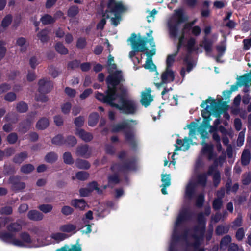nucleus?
<instances>
[{"mask_svg":"<svg viewBox=\"0 0 251 251\" xmlns=\"http://www.w3.org/2000/svg\"><path fill=\"white\" fill-rule=\"evenodd\" d=\"M188 212L187 208L185 207H183L179 212L175 223V229L172 235V241L169 247V251H176L175 244L181 238L186 240L191 238L194 241L193 246L195 249L194 251H204L202 248H198V246L202 240L204 231L205 220L202 213L199 214L198 216V220L201 227L195 229L194 234L190 236L189 232H187L183 237H180L178 234V228L181 224L186 220Z\"/></svg>","mask_w":251,"mask_h":251,"instance_id":"f257e3e1","label":"nucleus"},{"mask_svg":"<svg viewBox=\"0 0 251 251\" xmlns=\"http://www.w3.org/2000/svg\"><path fill=\"white\" fill-rule=\"evenodd\" d=\"M124 81L125 79L121 71H116L110 74L105 79L107 90L104 93L97 92L96 93V98L99 101L104 103L113 98H117L120 94L117 93V89L120 91V88L121 85H124L122 83Z\"/></svg>","mask_w":251,"mask_h":251,"instance_id":"f03ea898","label":"nucleus"},{"mask_svg":"<svg viewBox=\"0 0 251 251\" xmlns=\"http://www.w3.org/2000/svg\"><path fill=\"white\" fill-rule=\"evenodd\" d=\"M120 93L117 98H113L103 103L115 108L125 114H134L137 110L135 101L126 98L127 90L124 85H121L120 88Z\"/></svg>","mask_w":251,"mask_h":251,"instance_id":"7ed1b4c3","label":"nucleus"},{"mask_svg":"<svg viewBox=\"0 0 251 251\" xmlns=\"http://www.w3.org/2000/svg\"><path fill=\"white\" fill-rule=\"evenodd\" d=\"M152 32L151 31L147 33V37H141L139 35L137 39H136L137 35L135 33L131 34L128 41H130L133 50L130 51L129 56L133 61L136 59L138 63H140V59L136 56V53L137 52H144L147 49V44L149 42L151 44L153 40V38L151 36Z\"/></svg>","mask_w":251,"mask_h":251,"instance_id":"20e7f679","label":"nucleus"},{"mask_svg":"<svg viewBox=\"0 0 251 251\" xmlns=\"http://www.w3.org/2000/svg\"><path fill=\"white\" fill-rule=\"evenodd\" d=\"M121 131L124 132L126 141L133 149L136 150L137 148V143L133 127L127 122L124 121L114 125L112 129L113 133Z\"/></svg>","mask_w":251,"mask_h":251,"instance_id":"39448f33","label":"nucleus"},{"mask_svg":"<svg viewBox=\"0 0 251 251\" xmlns=\"http://www.w3.org/2000/svg\"><path fill=\"white\" fill-rule=\"evenodd\" d=\"M207 179V175L206 173L199 174L196 180L192 178L186 188L185 198L191 199L194 195L195 190L197 185H200L202 187H205L206 184Z\"/></svg>","mask_w":251,"mask_h":251,"instance_id":"423d86ee","label":"nucleus"},{"mask_svg":"<svg viewBox=\"0 0 251 251\" xmlns=\"http://www.w3.org/2000/svg\"><path fill=\"white\" fill-rule=\"evenodd\" d=\"M174 15L168 21V26L170 35L174 37H176L178 34V25L187 20V18L183 16L182 9L175 11Z\"/></svg>","mask_w":251,"mask_h":251,"instance_id":"0eeeda50","label":"nucleus"},{"mask_svg":"<svg viewBox=\"0 0 251 251\" xmlns=\"http://www.w3.org/2000/svg\"><path fill=\"white\" fill-rule=\"evenodd\" d=\"M107 9L105 12L102 13V16L109 19L110 16L109 13H114V14H120L126 10V8L122 2H117L115 0H109L107 5Z\"/></svg>","mask_w":251,"mask_h":251,"instance_id":"6e6552de","label":"nucleus"},{"mask_svg":"<svg viewBox=\"0 0 251 251\" xmlns=\"http://www.w3.org/2000/svg\"><path fill=\"white\" fill-rule=\"evenodd\" d=\"M36 115V112H32L31 114L28 115L26 119L21 122L19 125V132L22 134L26 133L33 122Z\"/></svg>","mask_w":251,"mask_h":251,"instance_id":"1a4fd4ad","label":"nucleus"},{"mask_svg":"<svg viewBox=\"0 0 251 251\" xmlns=\"http://www.w3.org/2000/svg\"><path fill=\"white\" fill-rule=\"evenodd\" d=\"M21 177L20 176H11L9 179L8 183L11 185V189L14 191H21L25 188V184L21 182Z\"/></svg>","mask_w":251,"mask_h":251,"instance_id":"9d476101","label":"nucleus"},{"mask_svg":"<svg viewBox=\"0 0 251 251\" xmlns=\"http://www.w3.org/2000/svg\"><path fill=\"white\" fill-rule=\"evenodd\" d=\"M0 239L6 243L12 244L17 246L24 247L23 242L19 239H15L14 235L11 233L1 232L0 234Z\"/></svg>","mask_w":251,"mask_h":251,"instance_id":"9b49d317","label":"nucleus"},{"mask_svg":"<svg viewBox=\"0 0 251 251\" xmlns=\"http://www.w3.org/2000/svg\"><path fill=\"white\" fill-rule=\"evenodd\" d=\"M38 91L41 94H47L53 88V83L49 80L47 78L40 79L38 82Z\"/></svg>","mask_w":251,"mask_h":251,"instance_id":"f8f14e48","label":"nucleus"},{"mask_svg":"<svg viewBox=\"0 0 251 251\" xmlns=\"http://www.w3.org/2000/svg\"><path fill=\"white\" fill-rule=\"evenodd\" d=\"M151 90L150 88L146 89V90L141 93V98L140 102L145 107L150 105V103L153 100V97L151 95Z\"/></svg>","mask_w":251,"mask_h":251,"instance_id":"ddd939ff","label":"nucleus"},{"mask_svg":"<svg viewBox=\"0 0 251 251\" xmlns=\"http://www.w3.org/2000/svg\"><path fill=\"white\" fill-rule=\"evenodd\" d=\"M202 148L201 150V153L203 155L206 156L209 160L213 159L216 156L214 152V146L212 144H207L204 142L201 143Z\"/></svg>","mask_w":251,"mask_h":251,"instance_id":"4468645a","label":"nucleus"},{"mask_svg":"<svg viewBox=\"0 0 251 251\" xmlns=\"http://www.w3.org/2000/svg\"><path fill=\"white\" fill-rule=\"evenodd\" d=\"M91 151L87 144L78 146L76 150V154L85 158H89L91 155Z\"/></svg>","mask_w":251,"mask_h":251,"instance_id":"2eb2a0df","label":"nucleus"},{"mask_svg":"<svg viewBox=\"0 0 251 251\" xmlns=\"http://www.w3.org/2000/svg\"><path fill=\"white\" fill-rule=\"evenodd\" d=\"M196 21H197V19H195L192 22H191L190 23L186 24L184 25V26L181 31V35L179 39V43H178V47H177V50H178L179 48L180 47V46L183 43L185 34H187L189 32V31H190L192 25L195 24V23L196 22Z\"/></svg>","mask_w":251,"mask_h":251,"instance_id":"dca6fc26","label":"nucleus"},{"mask_svg":"<svg viewBox=\"0 0 251 251\" xmlns=\"http://www.w3.org/2000/svg\"><path fill=\"white\" fill-rule=\"evenodd\" d=\"M71 205L76 209L80 211L85 209L86 207H89L87 203L83 199H74L71 200Z\"/></svg>","mask_w":251,"mask_h":251,"instance_id":"f3484780","label":"nucleus"},{"mask_svg":"<svg viewBox=\"0 0 251 251\" xmlns=\"http://www.w3.org/2000/svg\"><path fill=\"white\" fill-rule=\"evenodd\" d=\"M75 134L79 136L82 140L86 142L91 141L93 138L92 133L87 132L84 129L81 128L76 129Z\"/></svg>","mask_w":251,"mask_h":251,"instance_id":"a211bd4d","label":"nucleus"},{"mask_svg":"<svg viewBox=\"0 0 251 251\" xmlns=\"http://www.w3.org/2000/svg\"><path fill=\"white\" fill-rule=\"evenodd\" d=\"M174 72L170 68H166L161 75V79L163 83L172 82L174 80Z\"/></svg>","mask_w":251,"mask_h":251,"instance_id":"6ab92c4d","label":"nucleus"},{"mask_svg":"<svg viewBox=\"0 0 251 251\" xmlns=\"http://www.w3.org/2000/svg\"><path fill=\"white\" fill-rule=\"evenodd\" d=\"M176 143L177 145L176 146L175 151L180 150L185 151L188 150L190 147L189 140L187 138H184L183 140L178 139Z\"/></svg>","mask_w":251,"mask_h":251,"instance_id":"aec40b11","label":"nucleus"},{"mask_svg":"<svg viewBox=\"0 0 251 251\" xmlns=\"http://www.w3.org/2000/svg\"><path fill=\"white\" fill-rule=\"evenodd\" d=\"M27 217L30 220L39 221L43 219L44 215L36 210H31L27 213Z\"/></svg>","mask_w":251,"mask_h":251,"instance_id":"412c9836","label":"nucleus"},{"mask_svg":"<svg viewBox=\"0 0 251 251\" xmlns=\"http://www.w3.org/2000/svg\"><path fill=\"white\" fill-rule=\"evenodd\" d=\"M123 167L124 171L135 170L136 169L135 160L134 158L127 159L123 163Z\"/></svg>","mask_w":251,"mask_h":251,"instance_id":"4be33fe9","label":"nucleus"},{"mask_svg":"<svg viewBox=\"0 0 251 251\" xmlns=\"http://www.w3.org/2000/svg\"><path fill=\"white\" fill-rule=\"evenodd\" d=\"M75 165L77 168L83 170H88L91 167L90 163L88 161L80 158L75 160Z\"/></svg>","mask_w":251,"mask_h":251,"instance_id":"5701e85b","label":"nucleus"},{"mask_svg":"<svg viewBox=\"0 0 251 251\" xmlns=\"http://www.w3.org/2000/svg\"><path fill=\"white\" fill-rule=\"evenodd\" d=\"M209 107L208 106H207L205 109L202 110L201 115L202 117L203 118V121L202 122V124L205 126H208L209 125V122L211 120L210 118L211 113L209 111Z\"/></svg>","mask_w":251,"mask_h":251,"instance_id":"b1692460","label":"nucleus"},{"mask_svg":"<svg viewBox=\"0 0 251 251\" xmlns=\"http://www.w3.org/2000/svg\"><path fill=\"white\" fill-rule=\"evenodd\" d=\"M27 158L28 153L26 151L21 152L14 156L13 158V162L16 164H20Z\"/></svg>","mask_w":251,"mask_h":251,"instance_id":"393cba45","label":"nucleus"},{"mask_svg":"<svg viewBox=\"0 0 251 251\" xmlns=\"http://www.w3.org/2000/svg\"><path fill=\"white\" fill-rule=\"evenodd\" d=\"M49 31L48 29L45 28L39 32L37 36L42 43H47L49 40Z\"/></svg>","mask_w":251,"mask_h":251,"instance_id":"a878e982","label":"nucleus"},{"mask_svg":"<svg viewBox=\"0 0 251 251\" xmlns=\"http://www.w3.org/2000/svg\"><path fill=\"white\" fill-rule=\"evenodd\" d=\"M109 186L111 185H116L120 182V178L118 173H115L111 175H109L107 177Z\"/></svg>","mask_w":251,"mask_h":251,"instance_id":"bb28decb","label":"nucleus"},{"mask_svg":"<svg viewBox=\"0 0 251 251\" xmlns=\"http://www.w3.org/2000/svg\"><path fill=\"white\" fill-rule=\"evenodd\" d=\"M100 116L98 113L93 112L90 114L88 124L90 126L93 127L95 126L98 122Z\"/></svg>","mask_w":251,"mask_h":251,"instance_id":"cd10ccee","label":"nucleus"},{"mask_svg":"<svg viewBox=\"0 0 251 251\" xmlns=\"http://www.w3.org/2000/svg\"><path fill=\"white\" fill-rule=\"evenodd\" d=\"M251 160V153L248 149H244L241 155V163L246 166L249 164Z\"/></svg>","mask_w":251,"mask_h":251,"instance_id":"c85d7f7f","label":"nucleus"},{"mask_svg":"<svg viewBox=\"0 0 251 251\" xmlns=\"http://www.w3.org/2000/svg\"><path fill=\"white\" fill-rule=\"evenodd\" d=\"M49 125V121L48 118L43 117L41 118L36 124V128L39 130H44Z\"/></svg>","mask_w":251,"mask_h":251,"instance_id":"c756f323","label":"nucleus"},{"mask_svg":"<svg viewBox=\"0 0 251 251\" xmlns=\"http://www.w3.org/2000/svg\"><path fill=\"white\" fill-rule=\"evenodd\" d=\"M79 9L78 6L74 5L70 6L67 10V16L71 18H75L78 14Z\"/></svg>","mask_w":251,"mask_h":251,"instance_id":"7c9ffc66","label":"nucleus"},{"mask_svg":"<svg viewBox=\"0 0 251 251\" xmlns=\"http://www.w3.org/2000/svg\"><path fill=\"white\" fill-rule=\"evenodd\" d=\"M40 21L44 25H48L53 24L55 22V20L51 15L45 14L40 19Z\"/></svg>","mask_w":251,"mask_h":251,"instance_id":"2f4dec72","label":"nucleus"},{"mask_svg":"<svg viewBox=\"0 0 251 251\" xmlns=\"http://www.w3.org/2000/svg\"><path fill=\"white\" fill-rule=\"evenodd\" d=\"M19 237L23 243L30 244L32 243V240L29 234L26 232H23L20 234ZM24 245V244H23Z\"/></svg>","mask_w":251,"mask_h":251,"instance_id":"473e14b6","label":"nucleus"},{"mask_svg":"<svg viewBox=\"0 0 251 251\" xmlns=\"http://www.w3.org/2000/svg\"><path fill=\"white\" fill-rule=\"evenodd\" d=\"M77 143V140L75 137L74 136L69 135L68 136L64 141V145H65L68 147H74Z\"/></svg>","mask_w":251,"mask_h":251,"instance_id":"72a5a7b5","label":"nucleus"},{"mask_svg":"<svg viewBox=\"0 0 251 251\" xmlns=\"http://www.w3.org/2000/svg\"><path fill=\"white\" fill-rule=\"evenodd\" d=\"M55 49L57 52L61 54L65 55L68 53V50L63 44L58 42L55 45Z\"/></svg>","mask_w":251,"mask_h":251,"instance_id":"f704fd0d","label":"nucleus"},{"mask_svg":"<svg viewBox=\"0 0 251 251\" xmlns=\"http://www.w3.org/2000/svg\"><path fill=\"white\" fill-rule=\"evenodd\" d=\"M195 43H196V40L193 38H191L188 41L186 46H187V50L189 52L198 51L199 48H198V47H196L195 46Z\"/></svg>","mask_w":251,"mask_h":251,"instance_id":"c9c22d12","label":"nucleus"},{"mask_svg":"<svg viewBox=\"0 0 251 251\" xmlns=\"http://www.w3.org/2000/svg\"><path fill=\"white\" fill-rule=\"evenodd\" d=\"M58 159V156L57 154L54 152H50L48 153L45 157V161L49 163H53L55 162Z\"/></svg>","mask_w":251,"mask_h":251,"instance_id":"e433bc0d","label":"nucleus"},{"mask_svg":"<svg viewBox=\"0 0 251 251\" xmlns=\"http://www.w3.org/2000/svg\"><path fill=\"white\" fill-rule=\"evenodd\" d=\"M28 109V105L24 101H22L17 104L16 110L19 113H25Z\"/></svg>","mask_w":251,"mask_h":251,"instance_id":"4c0bfd02","label":"nucleus"},{"mask_svg":"<svg viewBox=\"0 0 251 251\" xmlns=\"http://www.w3.org/2000/svg\"><path fill=\"white\" fill-rule=\"evenodd\" d=\"M231 241V237L229 235H226L223 237L221 241L220 249L225 250L226 249L228 245Z\"/></svg>","mask_w":251,"mask_h":251,"instance_id":"58836bf2","label":"nucleus"},{"mask_svg":"<svg viewBox=\"0 0 251 251\" xmlns=\"http://www.w3.org/2000/svg\"><path fill=\"white\" fill-rule=\"evenodd\" d=\"M4 119L6 122L13 124L16 123L18 120L17 114L14 113H8L5 116Z\"/></svg>","mask_w":251,"mask_h":251,"instance_id":"ea45409f","label":"nucleus"},{"mask_svg":"<svg viewBox=\"0 0 251 251\" xmlns=\"http://www.w3.org/2000/svg\"><path fill=\"white\" fill-rule=\"evenodd\" d=\"M12 16L11 14L6 15L1 21V26L4 28H7L12 21Z\"/></svg>","mask_w":251,"mask_h":251,"instance_id":"a19ab883","label":"nucleus"},{"mask_svg":"<svg viewBox=\"0 0 251 251\" xmlns=\"http://www.w3.org/2000/svg\"><path fill=\"white\" fill-rule=\"evenodd\" d=\"M64 138L61 134H58L51 140V143L56 145L61 146L64 145Z\"/></svg>","mask_w":251,"mask_h":251,"instance_id":"79ce46f5","label":"nucleus"},{"mask_svg":"<svg viewBox=\"0 0 251 251\" xmlns=\"http://www.w3.org/2000/svg\"><path fill=\"white\" fill-rule=\"evenodd\" d=\"M34 169V167L32 164H27L23 165L20 168V171L24 174H29L32 172Z\"/></svg>","mask_w":251,"mask_h":251,"instance_id":"37998d69","label":"nucleus"},{"mask_svg":"<svg viewBox=\"0 0 251 251\" xmlns=\"http://www.w3.org/2000/svg\"><path fill=\"white\" fill-rule=\"evenodd\" d=\"M203 44V48L205 49L207 55H209L212 51L213 43L207 41L206 38H204Z\"/></svg>","mask_w":251,"mask_h":251,"instance_id":"c03bdc74","label":"nucleus"},{"mask_svg":"<svg viewBox=\"0 0 251 251\" xmlns=\"http://www.w3.org/2000/svg\"><path fill=\"white\" fill-rule=\"evenodd\" d=\"M76 229V226L71 224H66L62 226L60 230L65 232H71Z\"/></svg>","mask_w":251,"mask_h":251,"instance_id":"a18cd8bd","label":"nucleus"},{"mask_svg":"<svg viewBox=\"0 0 251 251\" xmlns=\"http://www.w3.org/2000/svg\"><path fill=\"white\" fill-rule=\"evenodd\" d=\"M64 162L66 164L71 165L74 163V160L70 152H65L63 154Z\"/></svg>","mask_w":251,"mask_h":251,"instance_id":"49530a36","label":"nucleus"},{"mask_svg":"<svg viewBox=\"0 0 251 251\" xmlns=\"http://www.w3.org/2000/svg\"><path fill=\"white\" fill-rule=\"evenodd\" d=\"M87 46V41L85 37H79L77 39L76 47L78 49H83Z\"/></svg>","mask_w":251,"mask_h":251,"instance_id":"de8ad7c7","label":"nucleus"},{"mask_svg":"<svg viewBox=\"0 0 251 251\" xmlns=\"http://www.w3.org/2000/svg\"><path fill=\"white\" fill-rule=\"evenodd\" d=\"M89 174L88 173L84 171H79L75 174L76 178L81 181H84L88 179Z\"/></svg>","mask_w":251,"mask_h":251,"instance_id":"09e8293b","label":"nucleus"},{"mask_svg":"<svg viewBox=\"0 0 251 251\" xmlns=\"http://www.w3.org/2000/svg\"><path fill=\"white\" fill-rule=\"evenodd\" d=\"M162 182V186L168 187L171 184V178L170 175L162 174L161 177Z\"/></svg>","mask_w":251,"mask_h":251,"instance_id":"8fccbe9b","label":"nucleus"},{"mask_svg":"<svg viewBox=\"0 0 251 251\" xmlns=\"http://www.w3.org/2000/svg\"><path fill=\"white\" fill-rule=\"evenodd\" d=\"M61 212L63 215L67 216L72 215L74 212V209L70 206L65 205L62 207Z\"/></svg>","mask_w":251,"mask_h":251,"instance_id":"3c124183","label":"nucleus"},{"mask_svg":"<svg viewBox=\"0 0 251 251\" xmlns=\"http://www.w3.org/2000/svg\"><path fill=\"white\" fill-rule=\"evenodd\" d=\"M21 228V225L17 223H12L7 226V229L10 232H18Z\"/></svg>","mask_w":251,"mask_h":251,"instance_id":"603ef678","label":"nucleus"},{"mask_svg":"<svg viewBox=\"0 0 251 251\" xmlns=\"http://www.w3.org/2000/svg\"><path fill=\"white\" fill-rule=\"evenodd\" d=\"M38 208L43 212L47 213L52 210L53 207L51 204H43L40 205L38 207Z\"/></svg>","mask_w":251,"mask_h":251,"instance_id":"864d4df0","label":"nucleus"},{"mask_svg":"<svg viewBox=\"0 0 251 251\" xmlns=\"http://www.w3.org/2000/svg\"><path fill=\"white\" fill-rule=\"evenodd\" d=\"M206 126H207L202 124L201 126L197 129V131L201 135V137L202 138H206L208 137V133L206 130Z\"/></svg>","mask_w":251,"mask_h":251,"instance_id":"5fc2aeb1","label":"nucleus"},{"mask_svg":"<svg viewBox=\"0 0 251 251\" xmlns=\"http://www.w3.org/2000/svg\"><path fill=\"white\" fill-rule=\"evenodd\" d=\"M110 170L112 172H125L123 167V164L120 163H115L110 167Z\"/></svg>","mask_w":251,"mask_h":251,"instance_id":"6e6d98bb","label":"nucleus"},{"mask_svg":"<svg viewBox=\"0 0 251 251\" xmlns=\"http://www.w3.org/2000/svg\"><path fill=\"white\" fill-rule=\"evenodd\" d=\"M13 212V209L10 206L2 207L0 209V213L2 215H9Z\"/></svg>","mask_w":251,"mask_h":251,"instance_id":"4d7b16f0","label":"nucleus"},{"mask_svg":"<svg viewBox=\"0 0 251 251\" xmlns=\"http://www.w3.org/2000/svg\"><path fill=\"white\" fill-rule=\"evenodd\" d=\"M229 228L227 226H219L216 230V234L218 235H223L228 232Z\"/></svg>","mask_w":251,"mask_h":251,"instance_id":"13d9d810","label":"nucleus"},{"mask_svg":"<svg viewBox=\"0 0 251 251\" xmlns=\"http://www.w3.org/2000/svg\"><path fill=\"white\" fill-rule=\"evenodd\" d=\"M18 140V135L15 132L11 133L7 137V140L10 144H15Z\"/></svg>","mask_w":251,"mask_h":251,"instance_id":"bf43d9fd","label":"nucleus"},{"mask_svg":"<svg viewBox=\"0 0 251 251\" xmlns=\"http://www.w3.org/2000/svg\"><path fill=\"white\" fill-rule=\"evenodd\" d=\"M84 117L79 116L75 119L74 124L77 127H81L84 125Z\"/></svg>","mask_w":251,"mask_h":251,"instance_id":"052dcab7","label":"nucleus"},{"mask_svg":"<svg viewBox=\"0 0 251 251\" xmlns=\"http://www.w3.org/2000/svg\"><path fill=\"white\" fill-rule=\"evenodd\" d=\"M5 174L8 175H13L15 173V167L12 165L5 166L4 167Z\"/></svg>","mask_w":251,"mask_h":251,"instance_id":"680f3d73","label":"nucleus"},{"mask_svg":"<svg viewBox=\"0 0 251 251\" xmlns=\"http://www.w3.org/2000/svg\"><path fill=\"white\" fill-rule=\"evenodd\" d=\"M177 52L175 53V54L169 55L167 57V60H166V65L167 68H170V67L172 66L173 64L174 61L175 57L176 55Z\"/></svg>","mask_w":251,"mask_h":251,"instance_id":"e2e57ef3","label":"nucleus"},{"mask_svg":"<svg viewBox=\"0 0 251 251\" xmlns=\"http://www.w3.org/2000/svg\"><path fill=\"white\" fill-rule=\"evenodd\" d=\"M16 99V95L14 92H8L4 96L5 100L8 102H13Z\"/></svg>","mask_w":251,"mask_h":251,"instance_id":"0e129e2a","label":"nucleus"},{"mask_svg":"<svg viewBox=\"0 0 251 251\" xmlns=\"http://www.w3.org/2000/svg\"><path fill=\"white\" fill-rule=\"evenodd\" d=\"M80 61L77 59L74 60L68 63L67 67L69 69H74L78 68L80 65Z\"/></svg>","mask_w":251,"mask_h":251,"instance_id":"69168bd1","label":"nucleus"},{"mask_svg":"<svg viewBox=\"0 0 251 251\" xmlns=\"http://www.w3.org/2000/svg\"><path fill=\"white\" fill-rule=\"evenodd\" d=\"M217 50L220 56H222L225 52L226 49V45L225 41L222 42L220 45L216 46Z\"/></svg>","mask_w":251,"mask_h":251,"instance_id":"338daca9","label":"nucleus"},{"mask_svg":"<svg viewBox=\"0 0 251 251\" xmlns=\"http://www.w3.org/2000/svg\"><path fill=\"white\" fill-rule=\"evenodd\" d=\"M71 104L69 102H66L61 106V111L64 114H67L70 113L71 109Z\"/></svg>","mask_w":251,"mask_h":251,"instance_id":"774afa93","label":"nucleus"}]
</instances>
